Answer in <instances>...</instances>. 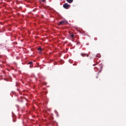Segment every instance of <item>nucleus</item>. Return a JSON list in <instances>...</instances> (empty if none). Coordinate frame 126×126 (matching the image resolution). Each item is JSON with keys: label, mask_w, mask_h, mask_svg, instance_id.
<instances>
[{"label": "nucleus", "mask_w": 126, "mask_h": 126, "mask_svg": "<svg viewBox=\"0 0 126 126\" xmlns=\"http://www.w3.org/2000/svg\"><path fill=\"white\" fill-rule=\"evenodd\" d=\"M66 1L68 2V3H72L73 0H66Z\"/></svg>", "instance_id": "obj_4"}, {"label": "nucleus", "mask_w": 126, "mask_h": 126, "mask_svg": "<svg viewBox=\"0 0 126 126\" xmlns=\"http://www.w3.org/2000/svg\"><path fill=\"white\" fill-rule=\"evenodd\" d=\"M96 78H98V76H96Z\"/></svg>", "instance_id": "obj_11"}, {"label": "nucleus", "mask_w": 126, "mask_h": 126, "mask_svg": "<svg viewBox=\"0 0 126 126\" xmlns=\"http://www.w3.org/2000/svg\"><path fill=\"white\" fill-rule=\"evenodd\" d=\"M81 56H82V57H83V58H84V57H89V55L88 54L84 53H81Z\"/></svg>", "instance_id": "obj_2"}, {"label": "nucleus", "mask_w": 126, "mask_h": 126, "mask_svg": "<svg viewBox=\"0 0 126 126\" xmlns=\"http://www.w3.org/2000/svg\"><path fill=\"white\" fill-rule=\"evenodd\" d=\"M79 44H80V42L77 41L76 44L77 45H79Z\"/></svg>", "instance_id": "obj_8"}, {"label": "nucleus", "mask_w": 126, "mask_h": 126, "mask_svg": "<svg viewBox=\"0 0 126 126\" xmlns=\"http://www.w3.org/2000/svg\"><path fill=\"white\" fill-rule=\"evenodd\" d=\"M64 23H65L64 21H63L60 22V23L58 24V25H59V26L63 25V24H64Z\"/></svg>", "instance_id": "obj_3"}, {"label": "nucleus", "mask_w": 126, "mask_h": 126, "mask_svg": "<svg viewBox=\"0 0 126 126\" xmlns=\"http://www.w3.org/2000/svg\"><path fill=\"white\" fill-rule=\"evenodd\" d=\"M99 63L97 62L96 63L93 64V66H95V65H97Z\"/></svg>", "instance_id": "obj_5"}, {"label": "nucleus", "mask_w": 126, "mask_h": 126, "mask_svg": "<svg viewBox=\"0 0 126 126\" xmlns=\"http://www.w3.org/2000/svg\"><path fill=\"white\" fill-rule=\"evenodd\" d=\"M63 7L65 9H68L69 5L67 3H65L63 5Z\"/></svg>", "instance_id": "obj_1"}, {"label": "nucleus", "mask_w": 126, "mask_h": 126, "mask_svg": "<svg viewBox=\"0 0 126 126\" xmlns=\"http://www.w3.org/2000/svg\"><path fill=\"white\" fill-rule=\"evenodd\" d=\"M74 37V34H71V38H73Z\"/></svg>", "instance_id": "obj_9"}, {"label": "nucleus", "mask_w": 126, "mask_h": 126, "mask_svg": "<svg viewBox=\"0 0 126 126\" xmlns=\"http://www.w3.org/2000/svg\"><path fill=\"white\" fill-rule=\"evenodd\" d=\"M33 64V62H31L28 63V64H31H31Z\"/></svg>", "instance_id": "obj_6"}, {"label": "nucleus", "mask_w": 126, "mask_h": 126, "mask_svg": "<svg viewBox=\"0 0 126 126\" xmlns=\"http://www.w3.org/2000/svg\"><path fill=\"white\" fill-rule=\"evenodd\" d=\"M37 50H38V51H40L41 52V51H42V48H38L37 49Z\"/></svg>", "instance_id": "obj_7"}, {"label": "nucleus", "mask_w": 126, "mask_h": 126, "mask_svg": "<svg viewBox=\"0 0 126 126\" xmlns=\"http://www.w3.org/2000/svg\"><path fill=\"white\" fill-rule=\"evenodd\" d=\"M45 0H42V2H44V1H45Z\"/></svg>", "instance_id": "obj_10"}]
</instances>
